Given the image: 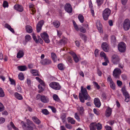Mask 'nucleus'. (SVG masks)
Instances as JSON below:
<instances>
[{"mask_svg": "<svg viewBox=\"0 0 130 130\" xmlns=\"http://www.w3.org/2000/svg\"><path fill=\"white\" fill-rule=\"evenodd\" d=\"M108 36L107 34H105L104 35V36L103 38V40H105L106 41H107L108 40Z\"/></svg>", "mask_w": 130, "mask_h": 130, "instance_id": "bf43d9fd", "label": "nucleus"}, {"mask_svg": "<svg viewBox=\"0 0 130 130\" xmlns=\"http://www.w3.org/2000/svg\"><path fill=\"white\" fill-rule=\"evenodd\" d=\"M100 56L101 57H104L106 56V55L105 53L103 52H101L100 54Z\"/></svg>", "mask_w": 130, "mask_h": 130, "instance_id": "69168bd1", "label": "nucleus"}, {"mask_svg": "<svg viewBox=\"0 0 130 130\" xmlns=\"http://www.w3.org/2000/svg\"><path fill=\"white\" fill-rule=\"evenodd\" d=\"M51 57L54 62H55L57 60V57L56 54L54 53H51Z\"/></svg>", "mask_w": 130, "mask_h": 130, "instance_id": "7c9ffc66", "label": "nucleus"}, {"mask_svg": "<svg viewBox=\"0 0 130 130\" xmlns=\"http://www.w3.org/2000/svg\"><path fill=\"white\" fill-rule=\"evenodd\" d=\"M40 62L42 65H46L51 64L52 62L51 60L47 58H45L41 60Z\"/></svg>", "mask_w": 130, "mask_h": 130, "instance_id": "ddd939ff", "label": "nucleus"}, {"mask_svg": "<svg viewBox=\"0 0 130 130\" xmlns=\"http://www.w3.org/2000/svg\"><path fill=\"white\" fill-rule=\"evenodd\" d=\"M49 86L52 88L57 90H60L61 87L58 83L55 82L50 83Z\"/></svg>", "mask_w": 130, "mask_h": 130, "instance_id": "0eeeda50", "label": "nucleus"}, {"mask_svg": "<svg viewBox=\"0 0 130 130\" xmlns=\"http://www.w3.org/2000/svg\"><path fill=\"white\" fill-rule=\"evenodd\" d=\"M18 70L20 71H24L27 69L26 67L25 66H21L18 67Z\"/></svg>", "mask_w": 130, "mask_h": 130, "instance_id": "cd10ccee", "label": "nucleus"}, {"mask_svg": "<svg viewBox=\"0 0 130 130\" xmlns=\"http://www.w3.org/2000/svg\"><path fill=\"white\" fill-rule=\"evenodd\" d=\"M78 18L81 23H82L84 22V18L82 14H79L78 16Z\"/></svg>", "mask_w": 130, "mask_h": 130, "instance_id": "2f4dec72", "label": "nucleus"}, {"mask_svg": "<svg viewBox=\"0 0 130 130\" xmlns=\"http://www.w3.org/2000/svg\"><path fill=\"white\" fill-rule=\"evenodd\" d=\"M111 10L108 8L105 9L103 11V17L104 20H107L108 19V18L111 13Z\"/></svg>", "mask_w": 130, "mask_h": 130, "instance_id": "f03ea898", "label": "nucleus"}, {"mask_svg": "<svg viewBox=\"0 0 130 130\" xmlns=\"http://www.w3.org/2000/svg\"><path fill=\"white\" fill-rule=\"evenodd\" d=\"M70 53L72 55L75 62L76 63L78 62L79 61V59L76 54L74 52H71Z\"/></svg>", "mask_w": 130, "mask_h": 130, "instance_id": "dca6fc26", "label": "nucleus"}, {"mask_svg": "<svg viewBox=\"0 0 130 130\" xmlns=\"http://www.w3.org/2000/svg\"><path fill=\"white\" fill-rule=\"evenodd\" d=\"M96 25L99 32H102L103 30L102 28V25L100 21H97L96 23Z\"/></svg>", "mask_w": 130, "mask_h": 130, "instance_id": "a211bd4d", "label": "nucleus"}, {"mask_svg": "<svg viewBox=\"0 0 130 130\" xmlns=\"http://www.w3.org/2000/svg\"><path fill=\"white\" fill-rule=\"evenodd\" d=\"M120 58L119 56L116 54L113 55L111 57V61L114 64H117L119 63Z\"/></svg>", "mask_w": 130, "mask_h": 130, "instance_id": "20e7f679", "label": "nucleus"}, {"mask_svg": "<svg viewBox=\"0 0 130 130\" xmlns=\"http://www.w3.org/2000/svg\"><path fill=\"white\" fill-rule=\"evenodd\" d=\"M116 41V38L113 35H112L111 37V41L113 44H114Z\"/></svg>", "mask_w": 130, "mask_h": 130, "instance_id": "473e14b6", "label": "nucleus"}, {"mask_svg": "<svg viewBox=\"0 0 130 130\" xmlns=\"http://www.w3.org/2000/svg\"><path fill=\"white\" fill-rule=\"evenodd\" d=\"M65 10L69 13H71L72 11V9L71 5L69 3H67L64 6Z\"/></svg>", "mask_w": 130, "mask_h": 130, "instance_id": "9b49d317", "label": "nucleus"}, {"mask_svg": "<svg viewBox=\"0 0 130 130\" xmlns=\"http://www.w3.org/2000/svg\"><path fill=\"white\" fill-rule=\"evenodd\" d=\"M26 121L27 122V124L28 125H30L32 124H33V125L34 124H33V122H32L31 121L28 119H27L26 120Z\"/></svg>", "mask_w": 130, "mask_h": 130, "instance_id": "4d7b16f0", "label": "nucleus"}, {"mask_svg": "<svg viewBox=\"0 0 130 130\" xmlns=\"http://www.w3.org/2000/svg\"><path fill=\"white\" fill-rule=\"evenodd\" d=\"M39 82L40 84L39 85H42V86H45V84L44 83V82L43 80H42L41 79Z\"/></svg>", "mask_w": 130, "mask_h": 130, "instance_id": "338daca9", "label": "nucleus"}, {"mask_svg": "<svg viewBox=\"0 0 130 130\" xmlns=\"http://www.w3.org/2000/svg\"><path fill=\"white\" fill-rule=\"evenodd\" d=\"M5 96V94L2 88L0 87V97H3Z\"/></svg>", "mask_w": 130, "mask_h": 130, "instance_id": "58836bf2", "label": "nucleus"}, {"mask_svg": "<svg viewBox=\"0 0 130 130\" xmlns=\"http://www.w3.org/2000/svg\"><path fill=\"white\" fill-rule=\"evenodd\" d=\"M3 6L4 7H8V3L7 1H4V2L3 3Z\"/></svg>", "mask_w": 130, "mask_h": 130, "instance_id": "8fccbe9b", "label": "nucleus"}, {"mask_svg": "<svg viewBox=\"0 0 130 130\" xmlns=\"http://www.w3.org/2000/svg\"><path fill=\"white\" fill-rule=\"evenodd\" d=\"M79 35L80 37L83 39H85L87 38L85 36V34L82 33H80L79 34Z\"/></svg>", "mask_w": 130, "mask_h": 130, "instance_id": "3c124183", "label": "nucleus"}, {"mask_svg": "<svg viewBox=\"0 0 130 130\" xmlns=\"http://www.w3.org/2000/svg\"><path fill=\"white\" fill-rule=\"evenodd\" d=\"M32 38L35 41V42L36 43H38V41L34 33H33L32 34Z\"/></svg>", "mask_w": 130, "mask_h": 130, "instance_id": "4c0bfd02", "label": "nucleus"}, {"mask_svg": "<svg viewBox=\"0 0 130 130\" xmlns=\"http://www.w3.org/2000/svg\"><path fill=\"white\" fill-rule=\"evenodd\" d=\"M24 54V53L22 50H19L17 53V57L18 58H20L22 57Z\"/></svg>", "mask_w": 130, "mask_h": 130, "instance_id": "aec40b11", "label": "nucleus"}, {"mask_svg": "<svg viewBox=\"0 0 130 130\" xmlns=\"http://www.w3.org/2000/svg\"><path fill=\"white\" fill-rule=\"evenodd\" d=\"M90 130H96V123L95 122L93 123L90 125Z\"/></svg>", "mask_w": 130, "mask_h": 130, "instance_id": "5701e85b", "label": "nucleus"}, {"mask_svg": "<svg viewBox=\"0 0 130 130\" xmlns=\"http://www.w3.org/2000/svg\"><path fill=\"white\" fill-rule=\"evenodd\" d=\"M73 23L74 25V27L76 30H78L79 29L77 25L75 22L74 20L73 21Z\"/></svg>", "mask_w": 130, "mask_h": 130, "instance_id": "ea45409f", "label": "nucleus"}, {"mask_svg": "<svg viewBox=\"0 0 130 130\" xmlns=\"http://www.w3.org/2000/svg\"><path fill=\"white\" fill-rule=\"evenodd\" d=\"M4 106L3 104L0 102V111H2L4 110Z\"/></svg>", "mask_w": 130, "mask_h": 130, "instance_id": "6e6d98bb", "label": "nucleus"}, {"mask_svg": "<svg viewBox=\"0 0 130 130\" xmlns=\"http://www.w3.org/2000/svg\"><path fill=\"white\" fill-rule=\"evenodd\" d=\"M42 113L45 115H47L49 114V112L46 109H43L42 110Z\"/></svg>", "mask_w": 130, "mask_h": 130, "instance_id": "37998d69", "label": "nucleus"}, {"mask_svg": "<svg viewBox=\"0 0 130 130\" xmlns=\"http://www.w3.org/2000/svg\"><path fill=\"white\" fill-rule=\"evenodd\" d=\"M31 73L34 75L40 76V75L38 74V71L37 70L32 69L31 70Z\"/></svg>", "mask_w": 130, "mask_h": 130, "instance_id": "b1692460", "label": "nucleus"}, {"mask_svg": "<svg viewBox=\"0 0 130 130\" xmlns=\"http://www.w3.org/2000/svg\"><path fill=\"white\" fill-rule=\"evenodd\" d=\"M79 30L81 32L83 33L85 32L86 31V29L85 28H84L83 27H81L79 28Z\"/></svg>", "mask_w": 130, "mask_h": 130, "instance_id": "09e8293b", "label": "nucleus"}, {"mask_svg": "<svg viewBox=\"0 0 130 130\" xmlns=\"http://www.w3.org/2000/svg\"><path fill=\"white\" fill-rule=\"evenodd\" d=\"M21 124H22L23 128L25 129L27 127L26 124L23 121L21 122Z\"/></svg>", "mask_w": 130, "mask_h": 130, "instance_id": "052dcab7", "label": "nucleus"}, {"mask_svg": "<svg viewBox=\"0 0 130 130\" xmlns=\"http://www.w3.org/2000/svg\"><path fill=\"white\" fill-rule=\"evenodd\" d=\"M58 69L62 71L65 68L64 65L62 63H59L58 65Z\"/></svg>", "mask_w": 130, "mask_h": 130, "instance_id": "bb28decb", "label": "nucleus"}, {"mask_svg": "<svg viewBox=\"0 0 130 130\" xmlns=\"http://www.w3.org/2000/svg\"><path fill=\"white\" fill-rule=\"evenodd\" d=\"M101 47L103 50L105 52H107L109 50V46L108 44L106 42H103L101 44Z\"/></svg>", "mask_w": 130, "mask_h": 130, "instance_id": "9d476101", "label": "nucleus"}, {"mask_svg": "<svg viewBox=\"0 0 130 130\" xmlns=\"http://www.w3.org/2000/svg\"><path fill=\"white\" fill-rule=\"evenodd\" d=\"M67 39L65 38L62 39L59 42H57V44L58 45H64L67 43Z\"/></svg>", "mask_w": 130, "mask_h": 130, "instance_id": "2eb2a0df", "label": "nucleus"}, {"mask_svg": "<svg viewBox=\"0 0 130 130\" xmlns=\"http://www.w3.org/2000/svg\"><path fill=\"white\" fill-rule=\"evenodd\" d=\"M10 124L11 126L15 130H18V128H16L12 122H11L10 123Z\"/></svg>", "mask_w": 130, "mask_h": 130, "instance_id": "c03bdc74", "label": "nucleus"}, {"mask_svg": "<svg viewBox=\"0 0 130 130\" xmlns=\"http://www.w3.org/2000/svg\"><path fill=\"white\" fill-rule=\"evenodd\" d=\"M110 88L113 90H115V84L113 82L112 83H110Z\"/></svg>", "mask_w": 130, "mask_h": 130, "instance_id": "a19ab883", "label": "nucleus"}, {"mask_svg": "<svg viewBox=\"0 0 130 130\" xmlns=\"http://www.w3.org/2000/svg\"><path fill=\"white\" fill-rule=\"evenodd\" d=\"M96 128L98 130H100L102 129V125L100 123H98V124H96Z\"/></svg>", "mask_w": 130, "mask_h": 130, "instance_id": "79ce46f5", "label": "nucleus"}, {"mask_svg": "<svg viewBox=\"0 0 130 130\" xmlns=\"http://www.w3.org/2000/svg\"><path fill=\"white\" fill-rule=\"evenodd\" d=\"M14 95L15 98L19 100H21L23 99L22 95L17 92H15L14 93Z\"/></svg>", "mask_w": 130, "mask_h": 130, "instance_id": "c85d7f7f", "label": "nucleus"}, {"mask_svg": "<svg viewBox=\"0 0 130 130\" xmlns=\"http://www.w3.org/2000/svg\"><path fill=\"white\" fill-rule=\"evenodd\" d=\"M44 23V21L43 20H42L38 22L36 27L37 30L38 32H40L41 30V28Z\"/></svg>", "mask_w": 130, "mask_h": 130, "instance_id": "f8f14e48", "label": "nucleus"}, {"mask_svg": "<svg viewBox=\"0 0 130 130\" xmlns=\"http://www.w3.org/2000/svg\"><path fill=\"white\" fill-rule=\"evenodd\" d=\"M121 91L123 95L125 97V101L127 102H129L130 100V96H129V94L126 90L125 87H123Z\"/></svg>", "mask_w": 130, "mask_h": 130, "instance_id": "7ed1b4c3", "label": "nucleus"}, {"mask_svg": "<svg viewBox=\"0 0 130 130\" xmlns=\"http://www.w3.org/2000/svg\"><path fill=\"white\" fill-rule=\"evenodd\" d=\"M103 0H97V2L99 6H100L103 3Z\"/></svg>", "mask_w": 130, "mask_h": 130, "instance_id": "603ef678", "label": "nucleus"}, {"mask_svg": "<svg viewBox=\"0 0 130 130\" xmlns=\"http://www.w3.org/2000/svg\"><path fill=\"white\" fill-rule=\"evenodd\" d=\"M14 8V9L20 12H22L23 10V8L22 6L19 5H15Z\"/></svg>", "mask_w": 130, "mask_h": 130, "instance_id": "4468645a", "label": "nucleus"}, {"mask_svg": "<svg viewBox=\"0 0 130 130\" xmlns=\"http://www.w3.org/2000/svg\"><path fill=\"white\" fill-rule=\"evenodd\" d=\"M121 73V70L119 68H115L113 71V75L115 78H119Z\"/></svg>", "mask_w": 130, "mask_h": 130, "instance_id": "39448f33", "label": "nucleus"}, {"mask_svg": "<svg viewBox=\"0 0 130 130\" xmlns=\"http://www.w3.org/2000/svg\"><path fill=\"white\" fill-rule=\"evenodd\" d=\"M53 24L54 26L56 28H58L60 26V23L57 21H54L53 22Z\"/></svg>", "mask_w": 130, "mask_h": 130, "instance_id": "a878e982", "label": "nucleus"}, {"mask_svg": "<svg viewBox=\"0 0 130 130\" xmlns=\"http://www.w3.org/2000/svg\"><path fill=\"white\" fill-rule=\"evenodd\" d=\"M19 78L21 80H23L24 78V77L23 74L22 73H20L18 75Z\"/></svg>", "mask_w": 130, "mask_h": 130, "instance_id": "f704fd0d", "label": "nucleus"}, {"mask_svg": "<svg viewBox=\"0 0 130 130\" xmlns=\"http://www.w3.org/2000/svg\"><path fill=\"white\" fill-rule=\"evenodd\" d=\"M32 118L33 121L37 124L39 125L41 121L36 117H33Z\"/></svg>", "mask_w": 130, "mask_h": 130, "instance_id": "4be33fe9", "label": "nucleus"}, {"mask_svg": "<svg viewBox=\"0 0 130 130\" xmlns=\"http://www.w3.org/2000/svg\"><path fill=\"white\" fill-rule=\"evenodd\" d=\"M25 129L27 130H34L33 128L30 125H28L27 126Z\"/></svg>", "mask_w": 130, "mask_h": 130, "instance_id": "864d4df0", "label": "nucleus"}, {"mask_svg": "<svg viewBox=\"0 0 130 130\" xmlns=\"http://www.w3.org/2000/svg\"><path fill=\"white\" fill-rule=\"evenodd\" d=\"M112 111V109L109 107H108L106 111L105 115L106 117H109L111 115Z\"/></svg>", "mask_w": 130, "mask_h": 130, "instance_id": "6ab92c4d", "label": "nucleus"}, {"mask_svg": "<svg viewBox=\"0 0 130 130\" xmlns=\"http://www.w3.org/2000/svg\"><path fill=\"white\" fill-rule=\"evenodd\" d=\"M53 98L57 102L59 101L60 100V99L58 98V96L56 94H54L53 96Z\"/></svg>", "mask_w": 130, "mask_h": 130, "instance_id": "c9c22d12", "label": "nucleus"}, {"mask_svg": "<svg viewBox=\"0 0 130 130\" xmlns=\"http://www.w3.org/2000/svg\"><path fill=\"white\" fill-rule=\"evenodd\" d=\"M79 98L80 101L82 103L85 102V100H90L91 98L88 94L85 88H84L83 86L81 87V93H79Z\"/></svg>", "mask_w": 130, "mask_h": 130, "instance_id": "f257e3e1", "label": "nucleus"}, {"mask_svg": "<svg viewBox=\"0 0 130 130\" xmlns=\"http://www.w3.org/2000/svg\"><path fill=\"white\" fill-rule=\"evenodd\" d=\"M93 83L98 89H99L100 88V86L97 82H93Z\"/></svg>", "mask_w": 130, "mask_h": 130, "instance_id": "5fc2aeb1", "label": "nucleus"}, {"mask_svg": "<svg viewBox=\"0 0 130 130\" xmlns=\"http://www.w3.org/2000/svg\"><path fill=\"white\" fill-rule=\"evenodd\" d=\"M41 100L42 102L44 103H47L49 101L48 98L44 95L41 96Z\"/></svg>", "mask_w": 130, "mask_h": 130, "instance_id": "412c9836", "label": "nucleus"}, {"mask_svg": "<svg viewBox=\"0 0 130 130\" xmlns=\"http://www.w3.org/2000/svg\"><path fill=\"white\" fill-rule=\"evenodd\" d=\"M26 30L28 33H30L32 31V27L29 25H27L26 26Z\"/></svg>", "mask_w": 130, "mask_h": 130, "instance_id": "393cba45", "label": "nucleus"}, {"mask_svg": "<svg viewBox=\"0 0 130 130\" xmlns=\"http://www.w3.org/2000/svg\"><path fill=\"white\" fill-rule=\"evenodd\" d=\"M10 81L11 82V84L12 85H15V81L13 79L9 78Z\"/></svg>", "mask_w": 130, "mask_h": 130, "instance_id": "e2e57ef3", "label": "nucleus"}, {"mask_svg": "<svg viewBox=\"0 0 130 130\" xmlns=\"http://www.w3.org/2000/svg\"><path fill=\"white\" fill-rule=\"evenodd\" d=\"M40 36L42 38L46 43H48L50 42V40L48 38V36L47 33L44 32L43 33H41Z\"/></svg>", "mask_w": 130, "mask_h": 130, "instance_id": "1a4fd4ad", "label": "nucleus"}, {"mask_svg": "<svg viewBox=\"0 0 130 130\" xmlns=\"http://www.w3.org/2000/svg\"><path fill=\"white\" fill-rule=\"evenodd\" d=\"M75 118L77 119L79 121L80 120V118H79V117L78 115V114L77 113H76L75 114Z\"/></svg>", "mask_w": 130, "mask_h": 130, "instance_id": "13d9d810", "label": "nucleus"}, {"mask_svg": "<svg viewBox=\"0 0 130 130\" xmlns=\"http://www.w3.org/2000/svg\"><path fill=\"white\" fill-rule=\"evenodd\" d=\"M126 47L125 44L123 42H120L118 44V49L119 51L121 52H124L126 50Z\"/></svg>", "mask_w": 130, "mask_h": 130, "instance_id": "423d86ee", "label": "nucleus"}, {"mask_svg": "<svg viewBox=\"0 0 130 130\" xmlns=\"http://www.w3.org/2000/svg\"><path fill=\"white\" fill-rule=\"evenodd\" d=\"M105 128L106 130H112L110 126L107 125L105 127Z\"/></svg>", "mask_w": 130, "mask_h": 130, "instance_id": "774afa93", "label": "nucleus"}, {"mask_svg": "<svg viewBox=\"0 0 130 130\" xmlns=\"http://www.w3.org/2000/svg\"><path fill=\"white\" fill-rule=\"evenodd\" d=\"M34 6V5L33 4L30 5L29 6V8H30V10H31L32 12H35V9H33Z\"/></svg>", "mask_w": 130, "mask_h": 130, "instance_id": "de8ad7c7", "label": "nucleus"}, {"mask_svg": "<svg viewBox=\"0 0 130 130\" xmlns=\"http://www.w3.org/2000/svg\"><path fill=\"white\" fill-rule=\"evenodd\" d=\"M94 104L96 107H99L101 105L99 100L97 98H95L94 100Z\"/></svg>", "mask_w": 130, "mask_h": 130, "instance_id": "f3484780", "label": "nucleus"}, {"mask_svg": "<svg viewBox=\"0 0 130 130\" xmlns=\"http://www.w3.org/2000/svg\"><path fill=\"white\" fill-rule=\"evenodd\" d=\"M68 121L69 122H70L71 124H73L75 123V121L73 118H69L68 119Z\"/></svg>", "mask_w": 130, "mask_h": 130, "instance_id": "e433bc0d", "label": "nucleus"}, {"mask_svg": "<svg viewBox=\"0 0 130 130\" xmlns=\"http://www.w3.org/2000/svg\"><path fill=\"white\" fill-rule=\"evenodd\" d=\"M42 86V85H38V87L39 89V93H41L44 90Z\"/></svg>", "mask_w": 130, "mask_h": 130, "instance_id": "a18cd8bd", "label": "nucleus"}, {"mask_svg": "<svg viewBox=\"0 0 130 130\" xmlns=\"http://www.w3.org/2000/svg\"><path fill=\"white\" fill-rule=\"evenodd\" d=\"M77 109L80 115H82L83 113L84 109L83 107L82 106L78 107L77 108Z\"/></svg>", "mask_w": 130, "mask_h": 130, "instance_id": "c756f323", "label": "nucleus"}, {"mask_svg": "<svg viewBox=\"0 0 130 130\" xmlns=\"http://www.w3.org/2000/svg\"><path fill=\"white\" fill-rule=\"evenodd\" d=\"M48 107L51 109L53 112L54 113L56 112V110L54 107L49 106H48Z\"/></svg>", "mask_w": 130, "mask_h": 130, "instance_id": "49530a36", "label": "nucleus"}, {"mask_svg": "<svg viewBox=\"0 0 130 130\" xmlns=\"http://www.w3.org/2000/svg\"><path fill=\"white\" fill-rule=\"evenodd\" d=\"M117 83L118 86H120L122 85V82L119 80H117Z\"/></svg>", "mask_w": 130, "mask_h": 130, "instance_id": "0e129e2a", "label": "nucleus"}, {"mask_svg": "<svg viewBox=\"0 0 130 130\" xmlns=\"http://www.w3.org/2000/svg\"><path fill=\"white\" fill-rule=\"evenodd\" d=\"M99 50L98 49H96L95 51L94 54L95 56L96 57H97L98 55V53L99 52Z\"/></svg>", "mask_w": 130, "mask_h": 130, "instance_id": "680f3d73", "label": "nucleus"}, {"mask_svg": "<svg viewBox=\"0 0 130 130\" xmlns=\"http://www.w3.org/2000/svg\"><path fill=\"white\" fill-rule=\"evenodd\" d=\"M130 27V22L129 20L126 19L124 21L123 24V27L124 30L125 31L128 30Z\"/></svg>", "mask_w": 130, "mask_h": 130, "instance_id": "6e6552de", "label": "nucleus"}, {"mask_svg": "<svg viewBox=\"0 0 130 130\" xmlns=\"http://www.w3.org/2000/svg\"><path fill=\"white\" fill-rule=\"evenodd\" d=\"M31 39V37L29 35H26L25 37V40L26 42L29 41Z\"/></svg>", "mask_w": 130, "mask_h": 130, "instance_id": "72a5a7b5", "label": "nucleus"}]
</instances>
